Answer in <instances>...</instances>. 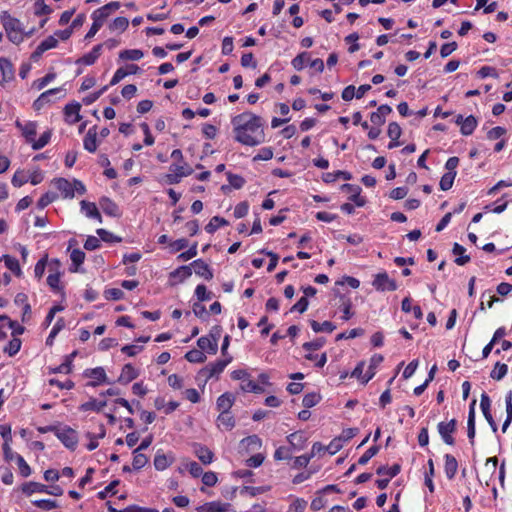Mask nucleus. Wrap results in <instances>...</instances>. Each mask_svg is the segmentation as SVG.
I'll return each mask as SVG.
<instances>
[{"label":"nucleus","mask_w":512,"mask_h":512,"mask_svg":"<svg viewBox=\"0 0 512 512\" xmlns=\"http://www.w3.org/2000/svg\"><path fill=\"white\" fill-rule=\"evenodd\" d=\"M32 503L36 507L46 511L59 507L58 503L55 500L50 499L35 500Z\"/></svg>","instance_id":"nucleus-47"},{"label":"nucleus","mask_w":512,"mask_h":512,"mask_svg":"<svg viewBox=\"0 0 512 512\" xmlns=\"http://www.w3.org/2000/svg\"><path fill=\"white\" fill-rule=\"evenodd\" d=\"M63 89L62 88H53V89H50V90H47L45 92H43L33 103V108L35 110H41L47 103H49L51 101V96L52 95H55L59 92H62Z\"/></svg>","instance_id":"nucleus-12"},{"label":"nucleus","mask_w":512,"mask_h":512,"mask_svg":"<svg viewBox=\"0 0 512 512\" xmlns=\"http://www.w3.org/2000/svg\"><path fill=\"white\" fill-rule=\"evenodd\" d=\"M456 426V419H452L449 422H440L437 426L438 432L441 435L443 441L448 445H454L455 443L452 434L456 431Z\"/></svg>","instance_id":"nucleus-4"},{"label":"nucleus","mask_w":512,"mask_h":512,"mask_svg":"<svg viewBox=\"0 0 512 512\" xmlns=\"http://www.w3.org/2000/svg\"><path fill=\"white\" fill-rule=\"evenodd\" d=\"M16 460H17L20 474L23 477H28L31 474L30 466L26 463V461L24 460V458L21 455H16Z\"/></svg>","instance_id":"nucleus-63"},{"label":"nucleus","mask_w":512,"mask_h":512,"mask_svg":"<svg viewBox=\"0 0 512 512\" xmlns=\"http://www.w3.org/2000/svg\"><path fill=\"white\" fill-rule=\"evenodd\" d=\"M0 70L3 76V82L13 79L14 69L10 60L7 58H0Z\"/></svg>","instance_id":"nucleus-24"},{"label":"nucleus","mask_w":512,"mask_h":512,"mask_svg":"<svg viewBox=\"0 0 512 512\" xmlns=\"http://www.w3.org/2000/svg\"><path fill=\"white\" fill-rule=\"evenodd\" d=\"M190 267H193L194 272L198 276L203 277L206 280H211L213 278V272L210 269L209 265L201 259L193 261L190 264Z\"/></svg>","instance_id":"nucleus-9"},{"label":"nucleus","mask_w":512,"mask_h":512,"mask_svg":"<svg viewBox=\"0 0 512 512\" xmlns=\"http://www.w3.org/2000/svg\"><path fill=\"white\" fill-rule=\"evenodd\" d=\"M148 462V458L146 455L144 454H141V453H134V458H133V462H132V466L134 468V470H139L141 468H143Z\"/></svg>","instance_id":"nucleus-60"},{"label":"nucleus","mask_w":512,"mask_h":512,"mask_svg":"<svg viewBox=\"0 0 512 512\" xmlns=\"http://www.w3.org/2000/svg\"><path fill=\"white\" fill-rule=\"evenodd\" d=\"M341 190L346 192H352L349 200L354 202L358 207H362L366 204V200L360 196L361 188L358 185L343 184Z\"/></svg>","instance_id":"nucleus-10"},{"label":"nucleus","mask_w":512,"mask_h":512,"mask_svg":"<svg viewBox=\"0 0 512 512\" xmlns=\"http://www.w3.org/2000/svg\"><path fill=\"white\" fill-rule=\"evenodd\" d=\"M52 12V9L45 4L44 0H36L35 2V14L37 16L40 15H48Z\"/></svg>","instance_id":"nucleus-64"},{"label":"nucleus","mask_w":512,"mask_h":512,"mask_svg":"<svg viewBox=\"0 0 512 512\" xmlns=\"http://www.w3.org/2000/svg\"><path fill=\"white\" fill-rule=\"evenodd\" d=\"M235 140L247 146H256L264 142L262 118L251 112L236 115L231 120Z\"/></svg>","instance_id":"nucleus-1"},{"label":"nucleus","mask_w":512,"mask_h":512,"mask_svg":"<svg viewBox=\"0 0 512 512\" xmlns=\"http://www.w3.org/2000/svg\"><path fill=\"white\" fill-rule=\"evenodd\" d=\"M58 439L65 445V447L74 450L78 443L77 433L74 429L66 427L62 430L58 429L56 432Z\"/></svg>","instance_id":"nucleus-5"},{"label":"nucleus","mask_w":512,"mask_h":512,"mask_svg":"<svg viewBox=\"0 0 512 512\" xmlns=\"http://www.w3.org/2000/svg\"><path fill=\"white\" fill-rule=\"evenodd\" d=\"M508 371V366L504 363L497 362L494 369L491 371V378L494 380H501Z\"/></svg>","instance_id":"nucleus-45"},{"label":"nucleus","mask_w":512,"mask_h":512,"mask_svg":"<svg viewBox=\"0 0 512 512\" xmlns=\"http://www.w3.org/2000/svg\"><path fill=\"white\" fill-rule=\"evenodd\" d=\"M321 400V396L317 393H308L303 398V405L306 408L315 406Z\"/></svg>","instance_id":"nucleus-59"},{"label":"nucleus","mask_w":512,"mask_h":512,"mask_svg":"<svg viewBox=\"0 0 512 512\" xmlns=\"http://www.w3.org/2000/svg\"><path fill=\"white\" fill-rule=\"evenodd\" d=\"M84 375L88 378L94 379V381L88 382L87 386L96 387L102 382H107V376L105 370L102 367L87 369Z\"/></svg>","instance_id":"nucleus-7"},{"label":"nucleus","mask_w":512,"mask_h":512,"mask_svg":"<svg viewBox=\"0 0 512 512\" xmlns=\"http://www.w3.org/2000/svg\"><path fill=\"white\" fill-rule=\"evenodd\" d=\"M466 249L458 244V243H455L454 246H453V249H452V253L454 255H458L459 257H457L454 262L459 265V266H463L465 264H467L469 261H470V256L469 255H464Z\"/></svg>","instance_id":"nucleus-26"},{"label":"nucleus","mask_w":512,"mask_h":512,"mask_svg":"<svg viewBox=\"0 0 512 512\" xmlns=\"http://www.w3.org/2000/svg\"><path fill=\"white\" fill-rule=\"evenodd\" d=\"M228 225V221L220 216H214L210 219L209 223L205 226L206 232L212 234L214 233L220 226Z\"/></svg>","instance_id":"nucleus-34"},{"label":"nucleus","mask_w":512,"mask_h":512,"mask_svg":"<svg viewBox=\"0 0 512 512\" xmlns=\"http://www.w3.org/2000/svg\"><path fill=\"white\" fill-rule=\"evenodd\" d=\"M3 260L5 263V266L13 272L16 276H21L22 271L19 265V262L16 258L11 257L10 255H4Z\"/></svg>","instance_id":"nucleus-35"},{"label":"nucleus","mask_w":512,"mask_h":512,"mask_svg":"<svg viewBox=\"0 0 512 512\" xmlns=\"http://www.w3.org/2000/svg\"><path fill=\"white\" fill-rule=\"evenodd\" d=\"M55 186L56 188L62 192L64 198H73L74 197V189L72 184L64 179V178H58L55 180Z\"/></svg>","instance_id":"nucleus-20"},{"label":"nucleus","mask_w":512,"mask_h":512,"mask_svg":"<svg viewBox=\"0 0 512 512\" xmlns=\"http://www.w3.org/2000/svg\"><path fill=\"white\" fill-rule=\"evenodd\" d=\"M378 445L371 446L358 460V464L365 465L368 461L379 452Z\"/></svg>","instance_id":"nucleus-54"},{"label":"nucleus","mask_w":512,"mask_h":512,"mask_svg":"<svg viewBox=\"0 0 512 512\" xmlns=\"http://www.w3.org/2000/svg\"><path fill=\"white\" fill-rule=\"evenodd\" d=\"M308 60V53L302 52L298 54L293 60H292V66L296 70H302L304 68V65L306 61Z\"/></svg>","instance_id":"nucleus-62"},{"label":"nucleus","mask_w":512,"mask_h":512,"mask_svg":"<svg viewBox=\"0 0 512 512\" xmlns=\"http://www.w3.org/2000/svg\"><path fill=\"white\" fill-rule=\"evenodd\" d=\"M81 109V105L79 103L67 104L64 108V113L67 117L75 115V118L71 121L72 124L80 121L79 111Z\"/></svg>","instance_id":"nucleus-39"},{"label":"nucleus","mask_w":512,"mask_h":512,"mask_svg":"<svg viewBox=\"0 0 512 512\" xmlns=\"http://www.w3.org/2000/svg\"><path fill=\"white\" fill-rule=\"evenodd\" d=\"M56 198H57V194L56 193H54V192H47L44 195H42L41 198L38 200L37 206L40 209H43L46 206H48L50 203H52L54 200H56Z\"/></svg>","instance_id":"nucleus-57"},{"label":"nucleus","mask_w":512,"mask_h":512,"mask_svg":"<svg viewBox=\"0 0 512 512\" xmlns=\"http://www.w3.org/2000/svg\"><path fill=\"white\" fill-rule=\"evenodd\" d=\"M129 25V21L126 17H117L114 21L109 25L111 30H119L121 32L125 31Z\"/></svg>","instance_id":"nucleus-52"},{"label":"nucleus","mask_w":512,"mask_h":512,"mask_svg":"<svg viewBox=\"0 0 512 512\" xmlns=\"http://www.w3.org/2000/svg\"><path fill=\"white\" fill-rule=\"evenodd\" d=\"M70 258H71L72 264L74 266L73 268H70V271H72V272L79 271V266L85 260V253L80 249H74L71 252Z\"/></svg>","instance_id":"nucleus-31"},{"label":"nucleus","mask_w":512,"mask_h":512,"mask_svg":"<svg viewBox=\"0 0 512 512\" xmlns=\"http://www.w3.org/2000/svg\"><path fill=\"white\" fill-rule=\"evenodd\" d=\"M325 342H326L325 338L319 337L311 342H305L302 345V347L306 351H311V350L315 351V350H319L325 344Z\"/></svg>","instance_id":"nucleus-58"},{"label":"nucleus","mask_w":512,"mask_h":512,"mask_svg":"<svg viewBox=\"0 0 512 512\" xmlns=\"http://www.w3.org/2000/svg\"><path fill=\"white\" fill-rule=\"evenodd\" d=\"M227 179L231 187L235 189H240L245 184V180L242 176L233 174L231 172H227Z\"/></svg>","instance_id":"nucleus-51"},{"label":"nucleus","mask_w":512,"mask_h":512,"mask_svg":"<svg viewBox=\"0 0 512 512\" xmlns=\"http://www.w3.org/2000/svg\"><path fill=\"white\" fill-rule=\"evenodd\" d=\"M456 172H447L445 173L440 180V189L443 191H447L452 188L454 179L456 177Z\"/></svg>","instance_id":"nucleus-40"},{"label":"nucleus","mask_w":512,"mask_h":512,"mask_svg":"<svg viewBox=\"0 0 512 512\" xmlns=\"http://www.w3.org/2000/svg\"><path fill=\"white\" fill-rule=\"evenodd\" d=\"M287 440L294 448L300 450L304 447L307 439L302 432H294L287 437Z\"/></svg>","instance_id":"nucleus-32"},{"label":"nucleus","mask_w":512,"mask_h":512,"mask_svg":"<svg viewBox=\"0 0 512 512\" xmlns=\"http://www.w3.org/2000/svg\"><path fill=\"white\" fill-rule=\"evenodd\" d=\"M195 295L199 302L208 301L212 298V292L208 291L205 285H198L195 289Z\"/></svg>","instance_id":"nucleus-46"},{"label":"nucleus","mask_w":512,"mask_h":512,"mask_svg":"<svg viewBox=\"0 0 512 512\" xmlns=\"http://www.w3.org/2000/svg\"><path fill=\"white\" fill-rule=\"evenodd\" d=\"M241 444L245 445L247 449H249L250 447L259 448L261 447V439L257 435H251L244 438L241 441Z\"/></svg>","instance_id":"nucleus-61"},{"label":"nucleus","mask_w":512,"mask_h":512,"mask_svg":"<svg viewBox=\"0 0 512 512\" xmlns=\"http://www.w3.org/2000/svg\"><path fill=\"white\" fill-rule=\"evenodd\" d=\"M110 11H107V9L102 6L101 8L95 10L92 14V19L95 22L100 23L101 25L104 24L105 20L109 17Z\"/></svg>","instance_id":"nucleus-50"},{"label":"nucleus","mask_w":512,"mask_h":512,"mask_svg":"<svg viewBox=\"0 0 512 512\" xmlns=\"http://www.w3.org/2000/svg\"><path fill=\"white\" fill-rule=\"evenodd\" d=\"M99 205L106 215L112 217H119L120 211L118 205L108 197H102L99 200Z\"/></svg>","instance_id":"nucleus-11"},{"label":"nucleus","mask_w":512,"mask_h":512,"mask_svg":"<svg viewBox=\"0 0 512 512\" xmlns=\"http://www.w3.org/2000/svg\"><path fill=\"white\" fill-rule=\"evenodd\" d=\"M218 427L224 426L226 429H232L235 426L234 417L231 416L228 412L220 413L217 418Z\"/></svg>","instance_id":"nucleus-43"},{"label":"nucleus","mask_w":512,"mask_h":512,"mask_svg":"<svg viewBox=\"0 0 512 512\" xmlns=\"http://www.w3.org/2000/svg\"><path fill=\"white\" fill-rule=\"evenodd\" d=\"M402 134V129L397 122H391L388 125L387 135L391 140H398Z\"/></svg>","instance_id":"nucleus-53"},{"label":"nucleus","mask_w":512,"mask_h":512,"mask_svg":"<svg viewBox=\"0 0 512 512\" xmlns=\"http://www.w3.org/2000/svg\"><path fill=\"white\" fill-rule=\"evenodd\" d=\"M194 447L195 455L204 465H208L212 462L214 454L208 447L201 444H195Z\"/></svg>","instance_id":"nucleus-15"},{"label":"nucleus","mask_w":512,"mask_h":512,"mask_svg":"<svg viewBox=\"0 0 512 512\" xmlns=\"http://www.w3.org/2000/svg\"><path fill=\"white\" fill-rule=\"evenodd\" d=\"M137 370L132 366V364H125L122 368L121 374L118 378V382L121 384H128L138 377Z\"/></svg>","instance_id":"nucleus-14"},{"label":"nucleus","mask_w":512,"mask_h":512,"mask_svg":"<svg viewBox=\"0 0 512 512\" xmlns=\"http://www.w3.org/2000/svg\"><path fill=\"white\" fill-rule=\"evenodd\" d=\"M97 126H93L91 127L87 134L85 135L84 137V141H83V144H84V148L93 153L96 151L97 149Z\"/></svg>","instance_id":"nucleus-17"},{"label":"nucleus","mask_w":512,"mask_h":512,"mask_svg":"<svg viewBox=\"0 0 512 512\" xmlns=\"http://www.w3.org/2000/svg\"><path fill=\"white\" fill-rule=\"evenodd\" d=\"M106 405H107L106 401L97 402L95 399L92 398L90 401L83 403L80 406V410H82V411L95 410L97 412H100L103 409V407H105Z\"/></svg>","instance_id":"nucleus-42"},{"label":"nucleus","mask_w":512,"mask_h":512,"mask_svg":"<svg viewBox=\"0 0 512 512\" xmlns=\"http://www.w3.org/2000/svg\"><path fill=\"white\" fill-rule=\"evenodd\" d=\"M401 467L399 464H394L392 467L380 466L377 468L376 473L378 475H388L390 478L395 477L399 474Z\"/></svg>","instance_id":"nucleus-44"},{"label":"nucleus","mask_w":512,"mask_h":512,"mask_svg":"<svg viewBox=\"0 0 512 512\" xmlns=\"http://www.w3.org/2000/svg\"><path fill=\"white\" fill-rule=\"evenodd\" d=\"M458 469V462L453 455H445V473L448 479L454 478Z\"/></svg>","instance_id":"nucleus-23"},{"label":"nucleus","mask_w":512,"mask_h":512,"mask_svg":"<svg viewBox=\"0 0 512 512\" xmlns=\"http://www.w3.org/2000/svg\"><path fill=\"white\" fill-rule=\"evenodd\" d=\"M185 359L190 363H204L207 359L204 352L199 349H192L185 354Z\"/></svg>","instance_id":"nucleus-29"},{"label":"nucleus","mask_w":512,"mask_h":512,"mask_svg":"<svg viewBox=\"0 0 512 512\" xmlns=\"http://www.w3.org/2000/svg\"><path fill=\"white\" fill-rule=\"evenodd\" d=\"M231 360L232 357L230 356L227 359L218 360L213 364L207 365L199 371V375L204 377L206 381L214 376H218Z\"/></svg>","instance_id":"nucleus-2"},{"label":"nucleus","mask_w":512,"mask_h":512,"mask_svg":"<svg viewBox=\"0 0 512 512\" xmlns=\"http://www.w3.org/2000/svg\"><path fill=\"white\" fill-rule=\"evenodd\" d=\"M96 233L101 238V240H103L104 242H120L121 241L120 237L115 236L114 234H112L111 232H109L103 228L97 229Z\"/></svg>","instance_id":"nucleus-56"},{"label":"nucleus","mask_w":512,"mask_h":512,"mask_svg":"<svg viewBox=\"0 0 512 512\" xmlns=\"http://www.w3.org/2000/svg\"><path fill=\"white\" fill-rule=\"evenodd\" d=\"M475 405L476 400L474 399L469 407V414H468V420H467V435L471 442V444H474V438H475Z\"/></svg>","instance_id":"nucleus-13"},{"label":"nucleus","mask_w":512,"mask_h":512,"mask_svg":"<svg viewBox=\"0 0 512 512\" xmlns=\"http://www.w3.org/2000/svg\"><path fill=\"white\" fill-rule=\"evenodd\" d=\"M51 135H52L51 130H47L39 137L38 140L34 139L33 143L31 144L32 149L33 150L42 149L44 146H46L49 143V141L51 139Z\"/></svg>","instance_id":"nucleus-41"},{"label":"nucleus","mask_w":512,"mask_h":512,"mask_svg":"<svg viewBox=\"0 0 512 512\" xmlns=\"http://www.w3.org/2000/svg\"><path fill=\"white\" fill-rule=\"evenodd\" d=\"M383 356L381 354H375L370 359L369 368L363 377L362 383H367L370 379L375 375L374 369L383 361Z\"/></svg>","instance_id":"nucleus-25"},{"label":"nucleus","mask_w":512,"mask_h":512,"mask_svg":"<svg viewBox=\"0 0 512 512\" xmlns=\"http://www.w3.org/2000/svg\"><path fill=\"white\" fill-rule=\"evenodd\" d=\"M341 300L343 311L342 319L347 321L354 315V313L351 311L352 302L349 298H345L344 296H341Z\"/></svg>","instance_id":"nucleus-55"},{"label":"nucleus","mask_w":512,"mask_h":512,"mask_svg":"<svg viewBox=\"0 0 512 512\" xmlns=\"http://www.w3.org/2000/svg\"><path fill=\"white\" fill-rule=\"evenodd\" d=\"M77 351H73L68 355L61 365L51 370L52 373H66L69 374L72 371V361L76 357Z\"/></svg>","instance_id":"nucleus-27"},{"label":"nucleus","mask_w":512,"mask_h":512,"mask_svg":"<svg viewBox=\"0 0 512 512\" xmlns=\"http://www.w3.org/2000/svg\"><path fill=\"white\" fill-rule=\"evenodd\" d=\"M1 23L5 32H18L22 29L21 23L17 18L12 17L7 11H3L0 15Z\"/></svg>","instance_id":"nucleus-6"},{"label":"nucleus","mask_w":512,"mask_h":512,"mask_svg":"<svg viewBox=\"0 0 512 512\" xmlns=\"http://www.w3.org/2000/svg\"><path fill=\"white\" fill-rule=\"evenodd\" d=\"M230 504H222L220 502H209L205 503L196 508L197 512H227Z\"/></svg>","instance_id":"nucleus-19"},{"label":"nucleus","mask_w":512,"mask_h":512,"mask_svg":"<svg viewBox=\"0 0 512 512\" xmlns=\"http://www.w3.org/2000/svg\"><path fill=\"white\" fill-rule=\"evenodd\" d=\"M310 325H311L312 330L316 333L322 332V331L331 333L336 328L335 325L330 321H324L323 323L320 324L319 322H317L315 320H311Z\"/></svg>","instance_id":"nucleus-36"},{"label":"nucleus","mask_w":512,"mask_h":512,"mask_svg":"<svg viewBox=\"0 0 512 512\" xmlns=\"http://www.w3.org/2000/svg\"><path fill=\"white\" fill-rule=\"evenodd\" d=\"M192 275V269L190 265L186 266H180L179 268L175 269L170 273V277L172 278H179V281L182 282L186 278L190 277Z\"/></svg>","instance_id":"nucleus-37"},{"label":"nucleus","mask_w":512,"mask_h":512,"mask_svg":"<svg viewBox=\"0 0 512 512\" xmlns=\"http://www.w3.org/2000/svg\"><path fill=\"white\" fill-rule=\"evenodd\" d=\"M372 286L377 291H395L397 289V284L395 280L390 279L386 272H381L375 275L374 280L372 282Z\"/></svg>","instance_id":"nucleus-3"},{"label":"nucleus","mask_w":512,"mask_h":512,"mask_svg":"<svg viewBox=\"0 0 512 512\" xmlns=\"http://www.w3.org/2000/svg\"><path fill=\"white\" fill-rule=\"evenodd\" d=\"M476 126H477V119L473 115H470V116L466 117L465 120L463 121L460 131L463 135L468 136L473 133Z\"/></svg>","instance_id":"nucleus-30"},{"label":"nucleus","mask_w":512,"mask_h":512,"mask_svg":"<svg viewBox=\"0 0 512 512\" xmlns=\"http://www.w3.org/2000/svg\"><path fill=\"white\" fill-rule=\"evenodd\" d=\"M505 403H506L507 417H506V420L504 421L503 426H502V431L503 432H506L508 426L512 422V391H510L507 394L506 399H505Z\"/></svg>","instance_id":"nucleus-38"},{"label":"nucleus","mask_w":512,"mask_h":512,"mask_svg":"<svg viewBox=\"0 0 512 512\" xmlns=\"http://www.w3.org/2000/svg\"><path fill=\"white\" fill-rule=\"evenodd\" d=\"M37 124L36 122L29 121L24 124L22 135L25 137L26 142L32 144L36 136Z\"/></svg>","instance_id":"nucleus-28"},{"label":"nucleus","mask_w":512,"mask_h":512,"mask_svg":"<svg viewBox=\"0 0 512 512\" xmlns=\"http://www.w3.org/2000/svg\"><path fill=\"white\" fill-rule=\"evenodd\" d=\"M212 339L208 337H200L197 340V345L202 351H207L209 354H216L218 350V340L217 338L211 334Z\"/></svg>","instance_id":"nucleus-8"},{"label":"nucleus","mask_w":512,"mask_h":512,"mask_svg":"<svg viewBox=\"0 0 512 512\" xmlns=\"http://www.w3.org/2000/svg\"><path fill=\"white\" fill-rule=\"evenodd\" d=\"M234 403V397L230 393H224L217 399V409L221 413L229 412Z\"/></svg>","instance_id":"nucleus-22"},{"label":"nucleus","mask_w":512,"mask_h":512,"mask_svg":"<svg viewBox=\"0 0 512 512\" xmlns=\"http://www.w3.org/2000/svg\"><path fill=\"white\" fill-rule=\"evenodd\" d=\"M21 491L26 495H31L35 492H48V486L38 482H26L21 486Z\"/></svg>","instance_id":"nucleus-21"},{"label":"nucleus","mask_w":512,"mask_h":512,"mask_svg":"<svg viewBox=\"0 0 512 512\" xmlns=\"http://www.w3.org/2000/svg\"><path fill=\"white\" fill-rule=\"evenodd\" d=\"M143 55V51L140 49H127L119 53V58L121 60L137 61L140 60L143 57Z\"/></svg>","instance_id":"nucleus-33"},{"label":"nucleus","mask_w":512,"mask_h":512,"mask_svg":"<svg viewBox=\"0 0 512 512\" xmlns=\"http://www.w3.org/2000/svg\"><path fill=\"white\" fill-rule=\"evenodd\" d=\"M20 348L21 340L19 338L13 337L5 347L4 351L7 352L9 356H14L19 352Z\"/></svg>","instance_id":"nucleus-49"},{"label":"nucleus","mask_w":512,"mask_h":512,"mask_svg":"<svg viewBox=\"0 0 512 512\" xmlns=\"http://www.w3.org/2000/svg\"><path fill=\"white\" fill-rule=\"evenodd\" d=\"M81 210L85 212L89 218H96L100 223L102 222V216L95 203L82 200L80 202Z\"/></svg>","instance_id":"nucleus-18"},{"label":"nucleus","mask_w":512,"mask_h":512,"mask_svg":"<svg viewBox=\"0 0 512 512\" xmlns=\"http://www.w3.org/2000/svg\"><path fill=\"white\" fill-rule=\"evenodd\" d=\"M174 460L175 458L172 454L157 453L154 458V467L158 471L165 470Z\"/></svg>","instance_id":"nucleus-16"},{"label":"nucleus","mask_w":512,"mask_h":512,"mask_svg":"<svg viewBox=\"0 0 512 512\" xmlns=\"http://www.w3.org/2000/svg\"><path fill=\"white\" fill-rule=\"evenodd\" d=\"M65 327V321L63 318H59L57 322L55 323L54 327L52 328L47 340V345H52L53 339L56 337V335Z\"/></svg>","instance_id":"nucleus-48"}]
</instances>
